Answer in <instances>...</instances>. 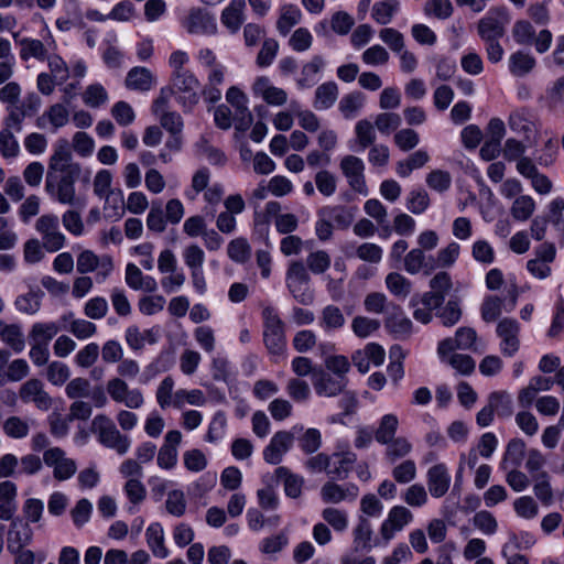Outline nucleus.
Wrapping results in <instances>:
<instances>
[{
	"label": "nucleus",
	"instance_id": "obj_33",
	"mask_svg": "<svg viewBox=\"0 0 564 564\" xmlns=\"http://www.w3.org/2000/svg\"><path fill=\"white\" fill-rule=\"evenodd\" d=\"M525 455V443L521 438H512L509 441L502 462L500 464L502 469L509 467L518 468Z\"/></svg>",
	"mask_w": 564,
	"mask_h": 564
},
{
	"label": "nucleus",
	"instance_id": "obj_19",
	"mask_svg": "<svg viewBox=\"0 0 564 564\" xmlns=\"http://www.w3.org/2000/svg\"><path fill=\"white\" fill-rule=\"evenodd\" d=\"M413 520L412 512L403 507L395 506L391 508L388 518L380 528V534L386 542H389L397 532L402 531Z\"/></svg>",
	"mask_w": 564,
	"mask_h": 564
},
{
	"label": "nucleus",
	"instance_id": "obj_5",
	"mask_svg": "<svg viewBox=\"0 0 564 564\" xmlns=\"http://www.w3.org/2000/svg\"><path fill=\"white\" fill-rule=\"evenodd\" d=\"M303 431V425H294L291 430H281L273 434L269 444L263 448L265 463L279 465L284 455L293 447L296 435Z\"/></svg>",
	"mask_w": 564,
	"mask_h": 564
},
{
	"label": "nucleus",
	"instance_id": "obj_25",
	"mask_svg": "<svg viewBox=\"0 0 564 564\" xmlns=\"http://www.w3.org/2000/svg\"><path fill=\"white\" fill-rule=\"evenodd\" d=\"M252 90L256 95L261 96L267 104L272 106H282L288 100L286 91L271 85L270 79L265 76L256 79Z\"/></svg>",
	"mask_w": 564,
	"mask_h": 564
},
{
	"label": "nucleus",
	"instance_id": "obj_15",
	"mask_svg": "<svg viewBox=\"0 0 564 564\" xmlns=\"http://www.w3.org/2000/svg\"><path fill=\"white\" fill-rule=\"evenodd\" d=\"M107 392L117 403H122L129 409H139L144 403V398L139 389H129L121 378H112L107 382Z\"/></svg>",
	"mask_w": 564,
	"mask_h": 564
},
{
	"label": "nucleus",
	"instance_id": "obj_17",
	"mask_svg": "<svg viewBox=\"0 0 564 564\" xmlns=\"http://www.w3.org/2000/svg\"><path fill=\"white\" fill-rule=\"evenodd\" d=\"M19 44L21 46L20 57L22 61L30 58L44 61L50 56L48 52L56 48L55 40L50 31L43 40L23 37L19 41Z\"/></svg>",
	"mask_w": 564,
	"mask_h": 564
},
{
	"label": "nucleus",
	"instance_id": "obj_1",
	"mask_svg": "<svg viewBox=\"0 0 564 564\" xmlns=\"http://www.w3.org/2000/svg\"><path fill=\"white\" fill-rule=\"evenodd\" d=\"M80 173L82 166L73 160L68 142L59 140L48 160L45 180L46 193L59 204L84 209L86 198L78 196L75 188Z\"/></svg>",
	"mask_w": 564,
	"mask_h": 564
},
{
	"label": "nucleus",
	"instance_id": "obj_27",
	"mask_svg": "<svg viewBox=\"0 0 564 564\" xmlns=\"http://www.w3.org/2000/svg\"><path fill=\"white\" fill-rule=\"evenodd\" d=\"M245 0H231L221 11L220 21L231 33H237L245 22Z\"/></svg>",
	"mask_w": 564,
	"mask_h": 564
},
{
	"label": "nucleus",
	"instance_id": "obj_61",
	"mask_svg": "<svg viewBox=\"0 0 564 564\" xmlns=\"http://www.w3.org/2000/svg\"><path fill=\"white\" fill-rule=\"evenodd\" d=\"M380 327L378 319L369 318L366 316H356L351 322V329L354 334L360 338H366L372 333L377 332Z\"/></svg>",
	"mask_w": 564,
	"mask_h": 564
},
{
	"label": "nucleus",
	"instance_id": "obj_26",
	"mask_svg": "<svg viewBox=\"0 0 564 564\" xmlns=\"http://www.w3.org/2000/svg\"><path fill=\"white\" fill-rule=\"evenodd\" d=\"M403 262L404 270L410 274H416L420 271H423L425 274H430L436 269L434 259L432 257H426L424 251L419 248H414L409 251L404 256Z\"/></svg>",
	"mask_w": 564,
	"mask_h": 564
},
{
	"label": "nucleus",
	"instance_id": "obj_28",
	"mask_svg": "<svg viewBox=\"0 0 564 564\" xmlns=\"http://www.w3.org/2000/svg\"><path fill=\"white\" fill-rule=\"evenodd\" d=\"M386 327L392 334L398 337H408L412 332V322L408 318L402 310L397 305H391V311H389Z\"/></svg>",
	"mask_w": 564,
	"mask_h": 564
},
{
	"label": "nucleus",
	"instance_id": "obj_13",
	"mask_svg": "<svg viewBox=\"0 0 564 564\" xmlns=\"http://www.w3.org/2000/svg\"><path fill=\"white\" fill-rule=\"evenodd\" d=\"M43 462L53 468V476L59 481L72 478L77 470L75 460L66 457V453L61 447L46 449L43 454Z\"/></svg>",
	"mask_w": 564,
	"mask_h": 564
},
{
	"label": "nucleus",
	"instance_id": "obj_21",
	"mask_svg": "<svg viewBox=\"0 0 564 564\" xmlns=\"http://www.w3.org/2000/svg\"><path fill=\"white\" fill-rule=\"evenodd\" d=\"M182 442V433L177 430L169 431L164 436V443L158 451V465L163 469H172L177 463V447Z\"/></svg>",
	"mask_w": 564,
	"mask_h": 564
},
{
	"label": "nucleus",
	"instance_id": "obj_60",
	"mask_svg": "<svg viewBox=\"0 0 564 564\" xmlns=\"http://www.w3.org/2000/svg\"><path fill=\"white\" fill-rule=\"evenodd\" d=\"M502 307L503 301L499 296L485 297L480 307L481 318L487 323L496 321L501 315Z\"/></svg>",
	"mask_w": 564,
	"mask_h": 564
},
{
	"label": "nucleus",
	"instance_id": "obj_31",
	"mask_svg": "<svg viewBox=\"0 0 564 564\" xmlns=\"http://www.w3.org/2000/svg\"><path fill=\"white\" fill-rule=\"evenodd\" d=\"M59 332V327L54 322L35 323L29 333V343L35 345H44L48 347L50 341Z\"/></svg>",
	"mask_w": 564,
	"mask_h": 564
},
{
	"label": "nucleus",
	"instance_id": "obj_39",
	"mask_svg": "<svg viewBox=\"0 0 564 564\" xmlns=\"http://www.w3.org/2000/svg\"><path fill=\"white\" fill-rule=\"evenodd\" d=\"M319 217H326L340 228H348L354 220V213L345 206H326L319 209Z\"/></svg>",
	"mask_w": 564,
	"mask_h": 564
},
{
	"label": "nucleus",
	"instance_id": "obj_14",
	"mask_svg": "<svg viewBox=\"0 0 564 564\" xmlns=\"http://www.w3.org/2000/svg\"><path fill=\"white\" fill-rule=\"evenodd\" d=\"M556 257L555 246L543 242L534 250V258L527 262V270L536 279L544 280L552 273L551 263Z\"/></svg>",
	"mask_w": 564,
	"mask_h": 564
},
{
	"label": "nucleus",
	"instance_id": "obj_41",
	"mask_svg": "<svg viewBox=\"0 0 564 564\" xmlns=\"http://www.w3.org/2000/svg\"><path fill=\"white\" fill-rule=\"evenodd\" d=\"M488 402L500 419H508L513 414V402L505 391H496L489 394Z\"/></svg>",
	"mask_w": 564,
	"mask_h": 564
},
{
	"label": "nucleus",
	"instance_id": "obj_4",
	"mask_svg": "<svg viewBox=\"0 0 564 564\" xmlns=\"http://www.w3.org/2000/svg\"><path fill=\"white\" fill-rule=\"evenodd\" d=\"M285 281L295 301L303 305L314 302V292L310 286L311 276L302 261H292L289 264Z\"/></svg>",
	"mask_w": 564,
	"mask_h": 564
},
{
	"label": "nucleus",
	"instance_id": "obj_50",
	"mask_svg": "<svg viewBox=\"0 0 564 564\" xmlns=\"http://www.w3.org/2000/svg\"><path fill=\"white\" fill-rule=\"evenodd\" d=\"M533 491L536 498L543 505H551L553 501V490L550 485V477L546 471H540L533 476Z\"/></svg>",
	"mask_w": 564,
	"mask_h": 564
},
{
	"label": "nucleus",
	"instance_id": "obj_51",
	"mask_svg": "<svg viewBox=\"0 0 564 564\" xmlns=\"http://www.w3.org/2000/svg\"><path fill=\"white\" fill-rule=\"evenodd\" d=\"M462 308L457 299L449 300L444 306L441 305L436 313L442 324L446 327L454 326L462 317Z\"/></svg>",
	"mask_w": 564,
	"mask_h": 564
},
{
	"label": "nucleus",
	"instance_id": "obj_6",
	"mask_svg": "<svg viewBox=\"0 0 564 564\" xmlns=\"http://www.w3.org/2000/svg\"><path fill=\"white\" fill-rule=\"evenodd\" d=\"M263 316V341L269 352L281 355L285 348L284 324L272 307H265Z\"/></svg>",
	"mask_w": 564,
	"mask_h": 564
},
{
	"label": "nucleus",
	"instance_id": "obj_18",
	"mask_svg": "<svg viewBox=\"0 0 564 564\" xmlns=\"http://www.w3.org/2000/svg\"><path fill=\"white\" fill-rule=\"evenodd\" d=\"M520 325L513 318H502L497 325V335L501 338L500 349L505 356L512 357L520 347Z\"/></svg>",
	"mask_w": 564,
	"mask_h": 564
},
{
	"label": "nucleus",
	"instance_id": "obj_16",
	"mask_svg": "<svg viewBox=\"0 0 564 564\" xmlns=\"http://www.w3.org/2000/svg\"><path fill=\"white\" fill-rule=\"evenodd\" d=\"M339 166L349 186L355 192L366 196L368 188L364 175L365 164L362 160L355 155H346L341 159Z\"/></svg>",
	"mask_w": 564,
	"mask_h": 564
},
{
	"label": "nucleus",
	"instance_id": "obj_23",
	"mask_svg": "<svg viewBox=\"0 0 564 564\" xmlns=\"http://www.w3.org/2000/svg\"><path fill=\"white\" fill-rule=\"evenodd\" d=\"M451 481V475L446 465L444 464H436L427 470V488L429 492L434 498H441L445 496L449 489Z\"/></svg>",
	"mask_w": 564,
	"mask_h": 564
},
{
	"label": "nucleus",
	"instance_id": "obj_37",
	"mask_svg": "<svg viewBox=\"0 0 564 564\" xmlns=\"http://www.w3.org/2000/svg\"><path fill=\"white\" fill-rule=\"evenodd\" d=\"M338 97V87L334 82L319 85L315 90L314 107L318 110L330 108Z\"/></svg>",
	"mask_w": 564,
	"mask_h": 564
},
{
	"label": "nucleus",
	"instance_id": "obj_32",
	"mask_svg": "<svg viewBox=\"0 0 564 564\" xmlns=\"http://www.w3.org/2000/svg\"><path fill=\"white\" fill-rule=\"evenodd\" d=\"M147 543L153 555L165 558L169 551L164 545V531L159 522L151 523L145 531Z\"/></svg>",
	"mask_w": 564,
	"mask_h": 564
},
{
	"label": "nucleus",
	"instance_id": "obj_8",
	"mask_svg": "<svg viewBox=\"0 0 564 564\" xmlns=\"http://www.w3.org/2000/svg\"><path fill=\"white\" fill-rule=\"evenodd\" d=\"M510 22L507 8L495 7L478 22V34L481 40L500 39L506 33V26Z\"/></svg>",
	"mask_w": 564,
	"mask_h": 564
},
{
	"label": "nucleus",
	"instance_id": "obj_46",
	"mask_svg": "<svg viewBox=\"0 0 564 564\" xmlns=\"http://www.w3.org/2000/svg\"><path fill=\"white\" fill-rule=\"evenodd\" d=\"M226 99L232 107H235L236 111L243 115V118L246 119L245 124L250 126L252 122V115L247 106V96L238 87L232 86L227 90Z\"/></svg>",
	"mask_w": 564,
	"mask_h": 564
},
{
	"label": "nucleus",
	"instance_id": "obj_9",
	"mask_svg": "<svg viewBox=\"0 0 564 564\" xmlns=\"http://www.w3.org/2000/svg\"><path fill=\"white\" fill-rule=\"evenodd\" d=\"M35 229L41 234L43 247L48 252H56L64 247L66 238L59 230V219L56 215H42L35 223Z\"/></svg>",
	"mask_w": 564,
	"mask_h": 564
},
{
	"label": "nucleus",
	"instance_id": "obj_57",
	"mask_svg": "<svg viewBox=\"0 0 564 564\" xmlns=\"http://www.w3.org/2000/svg\"><path fill=\"white\" fill-rule=\"evenodd\" d=\"M387 288L395 296L406 297L411 292V282L398 272H391L386 278Z\"/></svg>",
	"mask_w": 564,
	"mask_h": 564
},
{
	"label": "nucleus",
	"instance_id": "obj_55",
	"mask_svg": "<svg viewBox=\"0 0 564 564\" xmlns=\"http://www.w3.org/2000/svg\"><path fill=\"white\" fill-rule=\"evenodd\" d=\"M166 216L164 217L162 202L153 200L147 217V227L149 230L161 234L166 228Z\"/></svg>",
	"mask_w": 564,
	"mask_h": 564
},
{
	"label": "nucleus",
	"instance_id": "obj_2",
	"mask_svg": "<svg viewBox=\"0 0 564 564\" xmlns=\"http://www.w3.org/2000/svg\"><path fill=\"white\" fill-rule=\"evenodd\" d=\"M91 432L97 435L98 442L118 455L128 453L131 446V438L122 434L115 422L106 414H98L91 422Z\"/></svg>",
	"mask_w": 564,
	"mask_h": 564
},
{
	"label": "nucleus",
	"instance_id": "obj_58",
	"mask_svg": "<svg viewBox=\"0 0 564 564\" xmlns=\"http://www.w3.org/2000/svg\"><path fill=\"white\" fill-rule=\"evenodd\" d=\"M365 97L359 91L350 93L344 96L339 101V110L345 118L355 117L356 112L362 107Z\"/></svg>",
	"mask_w": 564,
	"mask_h": 564
},
{
	"label": "nucleus",
	"instance_id": "obj_38",
	"mask_svg": "<svg viewBox=\"0 0 564 564\" xmlns=\"http://www.w3.org/2000/svg\"><path fill=\"white\" fill-rule=\"evenodd\" d=\"M44 293L41 290H30L28 293L17 296L15 308L23 313L33 315L41 308V301Z\"/></svg>",
	"mask_w": 564,
	"mask_h": 564
},
{
	"label": "nucleus",
	"instance_id": "obj_40",
	"mask_svg": "<svg viewBox=\"0 0 564 564\" xmlns=\"http://www.w3.org/2000/svg\"><path fill=\"white\" fill-rule=\"evenodd\" d=\"M302 18L301 10L294 4H285L281 8L280 17L276 21V29L282 35L289 34L291 29L296 25Z\"/></svg>",
	"mask_w": 564,
	"mask_h": 564
},
{
	"label": "nucleus",
	"instance_id": "obj_64",
	"mask_svg": "<svg viewBox=\"0 0 564 564\" xmlns=\"http://www.w3.org/2000/svg\"><path fill=\"white\" fill-rule=\"evenodd\" d=\"M44 116L55 129L66 126L69 120V111L64 102L52 105Z\"/></svg>",
	"mask_w": 564,
	"mask_h": 564
},
{
	"label": "nucleus",
	"instance_id": "obj_49",
	"mask_svg": "<svg viewBox=\"0 0 564 564\" xmlns=\"http://www.w3.org/2000/svg\"><path fill=\"white\" fill-rule=\"evenodd\" d=\"M275 475L284 480L285 494L291 498H297L302 492L303 478L293 475L286 467H278Z\"/></svg>",
	"mask_w": 564,
	"mask_h": 564
},
{
	"label": "nucleus",
	"instance_id": "obj_48",
	"mask_svg": "<svg viewBox=\"0 0 564 564\" xmlns=\"http://www.w3.org/2000/svg\"><path fill=\"white\" fill-rule=\"evenodd\" d=\"M508 122L510 129L517 133L529 135L533 130V121L531 120V115L529 110L524 108L511 112Z\"/></svg>",
	"mask_w": 564,
	"mask_h": 564
},
{
	"label": "nucleus",
	"instance_id": "obj_36",
	"mask_svg": "<svg viewBox=\"0 0 564 564\" xmlns=\"http://www.w3.org/2000/svg\"><path fill=\"white\" fill-rule=\"evenodd\" d=\"M535 66V58L522 51L514 52L509 57V70L513 76L523 77Z\"/></svg>",
	"mask_w": 564,
	"mask_h": 564
},
{
	"label": "nucleus",
	"instance_id": "obj_44",
	"mask_svg": "<svg viewBox=\"0 0 564 564\" xmlns=\"http://www.w3.org/2000/svg\"><path fill=\"white\" fill-rule=\"evenodd\" d=\"M399 420L394 414H384L379 422V426L375 432V438L378 443H389L395 437Z\"/></svg>",
	"mask_w": 564,
	"mask_h": 564
},
{
	"label": "nucleus",
	"instance_id": "obj_56",
	"mask_svg": "<svg viewBox=\"0 0 564 564\" xmlns=\"http://www.w3.org/2000/svg\"><path fill=\"white\" fill-rule=\"evenodd\" d=\"M205 402L206 398L203 391L198 389L191 391L180 389L173 395V406L176 409H182L186 403L192 405H203Z\"/></svg>",
	"mask_w": 564,
	"mask_h": 564
},
{
	"label": "nucleus",
	"instance_id": "obj_62",
	"mask_svg": "<svg viewBox=\"0 0 564 564\" xmlns=\"http://www.w3.org/2000/svg\"><path fill=\"white\" fill-rule=\"evenodd\" d=\"M19 151L20 147L11 128L6 126V128L0 131V153L3 158L9 159L15 158Z\"/></svg>",
	"mask_w": 564,
	"mask_h": 564
},
{
	"label": "nucleus",
	"instance_id": "obj_24",
	"mask_svg": "<svg viewBox=\"0 0 564 564\" xmlns=\"http://www.w3.org/2000/svg\"><path fill=\"white\" fill-rule=\"evenodd\" d=\"M358 492L359 489L354 484L343 487L334 481H327L321 489V497L325 503H339L344 500H355Z\"/></svg>",
	"mask_w": 564,
	"mask_h": 564
},
{
	"label": "nucleus",
	"instance_id": "obj_35",
	"mask_svg": "<svg viewBox=\"0 0 564 564\" xmlns=\"http://www.w3.org/2000/svg\"><path fill=\"white\" fill-rule=\"evenodd\" d=\"M325 66V61L322 55H314L310 62L303 65L301 70V77L297 79V86L300 88H308L316 84L317 79L315 76Z\"/></svg>",
	"mask_w": 564,
	"mask_h": 564
},
{
	"label": "nucleus",
	"instance_id": "obj_54",
	"mask_svg": "<svg viewBox=\"0 0 564 564\" xmlns=\"http://www.w3.org/2000/svg\"><path fill=\"white\" fill-rule=\"evenodd\" d=\"M534 210V199L529 195H521L514 199L510 213L514 219L524 221L533 215Z\"/></svg>",
	"mask_w": 564,
	"mask_h": 564
},
{
	"label": "nucleus",
	"instance_id": "obj_52",
	"mask_svg": "<svg viewBox=\"0 0 564 564\" xmlns=\"http://www.w3.org/2000/svg\"><path fill=\"white\" fill-rule=\"evenodd\" d=\"M324 370L338 376L343 379H348L347 375L350 371V361L344 355H328L324 358Z\"/></svg>",
	"mask_w": 564,
	"mask_h": 564
},
{
	"label": "nucleus",
	"instance_id": "obj_63",
	"mask_svg": "<svg viewBox=\"0 0 564 564\" xmlns=\"http://www.w3.org/2000/svg\"><path fill=\"white\" fill-rule=\"evenodd\" d=\"M430 206V196L425 189H414L410 192L406 199V208L415 215L424 213Z\"/></svg>",
	"mask_w": 564,
	"mask_h": 564
},
{
	"label": "nucleus",
	"instance_id": "obj_47",
	"mask_svg": "<svg viewBox=\"0 0 564 564\" xmlns=\"http://www.w3.org/2000/svg\"><path fill=\"white\" fill-rule=\"evenodd\" d=\"M398 9L399 2L397 0L380 1L373 4L371 17L377 23L386 25L391 22Z\"/></svg>",
	"mask_w": 564,
	"mask_h": 564
},
{
	"label": "nucleus",
	"instance_id": "obj_7",
	"mask_svg": "<svg viewBox=\"0 0 564 564\" xmlns=\"http://www.w3.org/2000/svg\"><path fill=\"white\" fill-rule=\"evenodd\" d=\"M198 87L199 83L191 72L172 75L170 89L185 110H191L198 102Z\"/></svg>",
	"mask_w": 564,
	"mask_h": 564
},
{
	"label": "nucleus",
	"instance_id": "obj_34",
	"mask_svg": "<svg viewBox=\"0 0 564 564\" xmlns=\"http://www.w3.org/2000/svg\"><path fill=\"white\" fill-rule=\"evenodd\" d=\"M154 78L145 67H133L126 77V86L129 89L147 91L153 85Z\"/></svg>",
	"mask_w": 564,
	"mask_h": 564
},
{
	"label": "nucleus",
	"instance_id": "obj_22",
	"mask_svg": "<svg viewBox=\"0 0 564 564\" xmlns=\"http://www.w3.org/2000/svg\"><path fill=\"white\" fill-rule=\"evenodd\" d=\"M32 529L28 522L20 519H14L10 523L7 534V549L10 553L20 552L32 541Z\"/></svg>",
	"mask_w": 564,
	"mask_h": 564
},
{
	"label": "nucleus",
	"instance_id": "obj_43",
	"mask_svg": "<svg viewBox=\"0 0 564 564\" xmlns=\"http://www.w3.org/2000/svg\"><path fill=\"white\" fill-rule=\"evenodd\" d=\"M383 445L387 446L384 457L391 464L404 458L412 449L411 443L403 436L394 437L389 443H383Z\"/></svg>",
	"mask_w": 564,
	"mask_h": 564
},
{
	"label": "nucleus",
	"instance_id": "obj_29",
	"mask_svg": "<svg viewBox=\"0 0 564 564\" xmlns=\"http://www.w3.org/2000/svg\"><path fill=\"white\" fill-rule=\"evenodd\" d=\"M356 459V455L351 452L335 453L333 456H330L328 476L332 479H346Z\"/></svg>",
	"mask_w": 564,
	"mask_h": 564
},
{
	"label": "nucleus",
	"instance_id": "obj_10",
	"mask_svg": "<svg viewBox=\"0 0 564 564\" xmlns=\"http://www.w3.org/2000/svg\"><path fill=\"white\" fill-rule=\"evenodd\" d=\"M181 25L187 33L194 35H214L217 33L215 17L204 8H191L181 20Z\"/></svg>",
	"mask_w": 564,
	"mask_h": 564
},
{
	"label": "nucleus",
	"instance_id": "obj_11",
	"mask_svg": "<svg viewBox=\"0 0 564 564\" xmlns=\"http://www.w3.org/2000/svg\"><path fill=\"white\" fill-rule=\"evenodd\" d=\"M348 383L349 379L332 375L321 367L313 371L312 384L318 397L335 398L340 395Z\"/></svg>",
	"mask_w": 564,
	"mask_h": 564
},
{
	"label": "nucleus",
	"instance_id": "obj_30",
	"mask_svg": "<svg viewBox=\"0 0 564 564\" xmlns=\"http://www.w3.org/2000/svg\"><path fill=\"white\" fill-rule=\"evenodd\" d=\"M0 339L14 352H21L25 347L24 335L19 324H6L0 321Z\"/></svg>",
	"mask_w": 564,
	"mask_h": 564
},
{
	"label": "nucleus",
	"instance_id": "obj_59",
	"mask_svg": "<svg viewBox=\"0 0 564 564\" xmlns=\"http://www.w3.org/2000/svg\"><path fill=\"white\" fill-rule=\"evenodd\" d=\"M112 175L108 170H100L94 178V193L99 198H105L106 203H109L112 194L110 189Z\"/></svg>",
	"mask_w": 564,
	"mask_h": 564
},
{
	"label": "nucleus",
	"instance_id": "obj_45",
	"mask_svg": "<svg viewBox=\"0 0 564 564\" xmlns=\"http://www.w3.org/2000/svg\"><path fill=\"white\" fill-rule=\"evenodd\" d=\"M430 160L429 153L424 150H419L412 153L406 160L397 163V173L401 177H406L412 171L424 166Z\"/></svg>",
	"mask_w": 564,
	"mask_h": 564
},
{
	"label": "nucleus",
	"instance_id": "obj_3",
	"mask_svg": "<svg viewBox=\"0 0 564 564\" xmlns=\"http://www.w3.org/2000/svg\"><path fill=\"white\" fill-rule=\"evenodd\" d=\"M281 209L282 207L279 202H268L263 214H256L254 216L256 229L261 234L268 235L270 218H273L279 234L289 235L295 231L299 227V218L291 213L282 214Z\"/></svg>",
	"mask_w": 564,
	"mask_h": 564
},
{
	"label": "nucleus",
	"instance_id": "obj_20",
	"mask_svg": "<svg viewBox=\"0 0 564 564\" xmlns=\"http://www.w3.org/2000/svg\"><path fill=\"white\" fill-rule=\"evenodd\" d=\"M19 395L23 402H33L41 411H47L52 406V398L39 379H30L24 382L20 388Z\"/></svg>",
	"mask_w": 564,
	"mask_h": 564
},
{
	"label": "nucleus",
	"instance_id": "obj_42",
	"mask_svg": "<svg viewBox=\"0 0 564 564\" xmlns=\"http://www.w3.org/2000/svg\"><path fill=\"white\" fill-rule=\"evenodd\" d=\"M345 323L346 318L338 306L330 304L322 310L319 325L323 329H339L345 325Z\"/></svg>",
	"mask_w": 564,
	"mask_h": 564
},
{
	"label": "nucleus",
	"instance_id": "obj_53",
	"mask_svg": "<svg viewBox=\"0 0 564 564\" xmlns=\"http://www.w3.org/2000/svg\"><path fill=\"white\" fill-rule=\"evenodd\" d=\"M299 446L305 454L315 453L322 444L321 432L317 429H304L296 435Z\"/></svg>",
	"mask_w": 564,
	"mask_h": 564
},
{
	"label": "nucleus",
	"instance_id": "obj_12",
	"mask_svg": "<svg viewBox=\"0 0 564 564\" xmlns=\"http://www.w3.org/2000/svg\"><path fill=\"white\" fill-rule=\"evenodd\" d=\"M40 105L41 100L37 95L34 93L26 95L20 104L17 102L13 106L7 107L8 117L4 119V124L20 132L22 130V121L28 117L34 116Z\"/></svg>",
	"mask_w": 564,
	"mask_h": 564
}]
</instances>
